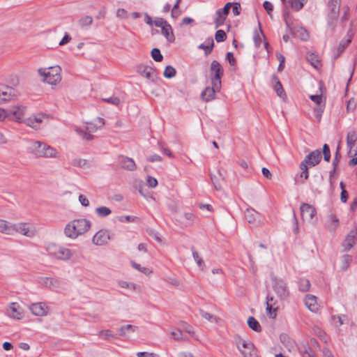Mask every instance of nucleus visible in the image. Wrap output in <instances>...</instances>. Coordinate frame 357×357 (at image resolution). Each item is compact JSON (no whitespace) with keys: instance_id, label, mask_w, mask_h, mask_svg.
<instances>
[{"instance_id":"63","label":"nucleus","mask_w":357,"mask_h":357,"mask_svg":"<svg viewBox=\"0 0 357 357\" xmlns=\"http://www.w3.org/2000/svg\"><path fill=\"white\" fill-rule=\"evenodd\" d=\"M298 32L300 33V37L303 40H307L309 38V34L305 29L300 28Z\"/></svg>"},{"instance_id":"26","label":"nucleus","mask_w":357,"mask_h":357,"mask_svg":"<svg viewBox=\"0 0 357 357\" xmlns=\"http://www.w3.org/2000/svg\"><path fill=\"white\" fill-rule=\"evenodd\" d=\"M121 165L122 168L128 171H134L136 169V164L135 161L128 157H122L121 160Z\"/></svg>"},{"instance_id":"31","label":"nucleus","mask_w":357,"mask_h":357,"mask_svg":"<svg viewBox=\"0 0 357 357\" xmlns=\"http://www.w3.org/2000/svg\"><path fill=\"white\" fill-rule=\"evenodd\" d=\"M137 328V327L136 326L131 324L122 326L119 329V335L125 337L129 333H134Z\"/></svg>"},{"instance_id":"3","label":"nucleus","mask_w":357,"mask_h":357,"mask_svg":"<svg viewBox=\"0 0 357 357\" xmlns=\"http://www.w3.org/2000/svg\"><path fill=\"white\" fill-rule=\"evenodd\" d=\"M38 71L39 75L43 77V81L49 84L56 85L61 80V69L59 66L40 68Z\"/></svg>"},{"instance_id":"39","label":"nucleus","mask_w":357,"mask_h":357,"mask_svg":"<svg viewBox=\"0 0 357 357\" xmlns=\"http://www.w3.org/2000/svg\"><path fill=\"white\" fill-rule=\"evenodd\" d=\"M307 1V0H292L290 6L294 11H299L303 8Z\"/></svg>"},{"instance_id":"16","label":"nucleus","mask_w":357,"mask_h":357,"mask_svg":"<svg viewBox=\"0 0 357 357\" xmlns=\"http://www.w3.org/2000/svg\"><path fill=\"white\" fill-rule=\"evenodd\" d=\"M38 282L43 287H47L52 290H57L61 287V282L59 280L47 278V277H41L38 280Z\"/></svg>"},{"instance_id":"50","label":"nucleus","mask_w":357,"mask_h":357,"mask_svg":"<svg viewBox=\"0 0 357 357\" xmlns=\"http://www.w3.org/2000/svg\"><path fill=\"white\" fill-rule=\"evenodd\" d=\"M340 158H341V154H340V144H339L337 147V149H336V151L335 153V156H334V159L333 160V167H335V169H337L338 163L340 160Z\"/></svg>"},{"instance_id":"43","label":"nucleus","mask_w":357,"mask_h":357,"mask_svg":"<svg viewBox=\"0 0 357 357\" xmlns=\"http://www.w3.org/2000/svg\"><path fill=\"white\" fill-rule=\"evenodd\" d=\"M199 314L203 318H204L205 319H206L211 322H217L218 321V319L215 316H214L213 314H211L207 312H205L203 310H199Z\"/></svg>"},{"instance_id":"45","label":"nucleus","mask_w":357,"mask_h":357,"mask_svg":"<svg viewBox=\"0 0 357 357\" xmlns=\"http://www.w3.org/2000/svg\"><path fill=\"white\" fill-rule=\"evenodd\" d=\"M151 56L154 61L157 62H160L163 59V56L162 55L160 50L158 48H153L151 51Z\"/></svg>"},{"instance_id":"29","label":"nucleus","mask_w":357,"mask_h":357,"mask_svg":"<svg viewBox=\"0 0 357 357\" xmlns=\"http://www.w3.org/2000/svg\"><path fill=\"white\" fill-rule=\"evenodd\" d=\"M214 46V42L213 38H208L206 40L205 43H202L198 46L199 49L204 50L205 55H208L211 53Z\"/></svg>"},{"instance_id":"53","label":"nucleus","mask_w":357,"mask_h":357,"mask_svg":"<svg viewBox=\"0 0 357 357\" xmlns=\"http://www.w3.org/2000/svg\"><path fill=\"white\" fill-rule=\"evenodd\" d=\"M103 101L114 105H119L121 102L120 99L116 96H112L108 98H104Z\"/></svg>"},{"instance_id":"20","label":"nucleus","mask_w":357,"mask_h":357,"mask_svg":"<svg viewBox=\"0 0 357 357\" xmlns=\"http://www.w3.org/2000/svg\"><path fill=\"white\" fill-rule=\"evenodd\" d=\"M220 89H216L214 85L212 87H206L201 93L203 100L209 102L215 98V93L220 91Z\"/></svg>"},{"instance_id":"61","label":"nucleus","mask_w":357,"mask_h":357,"mask_svg":"<svg viewBox=\"0 0 357 357\" xmlns=\"http://www.w3.org/2000/svg\"><path fill=\"white\" fill-rule=\"evenodd\" d=\"M263 7L266 10L267 13L271 15L273 10V4L268 1H265L263 3Z\"/></svg>"},{"instance_id":"19","label":"nucleus","mask_w":357,"mask_h":357,"mask_svg":"<svg viewBox=\"0 0 357 357\" xmlns=\"http://www.w3.org/2000/svg\"><path fill=\"white\" fill-rule=\"evenodd\" d=\"M7 314L13 319H20L22 318V310L18 303H12L7 310Z\"/></svg>"},{"instance_id":"36","label":"nucleus","mask_w":357,"mask_h":357,"mask_svg":"<svg viewBox=\"0 0 357 357\" xmlns=\"http://www.w3.org/2000/svg\"><path fill=\"white\" fill-rule=\"evenodd\" d=\"M351 42V39H348L347 40H342L339 45V46L337 48V53L334 55V59H336L338 58L342 52L344 51V50L347 48V47L349 45V43Z\"/></svg>"},{"instance_id":"21","label":"nucleus","mask_w":357,"mask_h":357,"mask_svg":"<svg viewBox=\"0 0 357 357\" xmlns=\"http://www.w3.org/2000/svg\"><path fill=\"white\" fill-rule=\"evenodd\" d=\"M357 237L356 231H351L342 242L344 251H349L355 244Z\"/></svg>"},{"instance_id":"56","label":"nucleus","mask_w":357,"mask_h":357,"mask_svg":"<svg viewBox=\"0 0 357 357\" xmlns=\"http://www.w3.org/2000/svg\"><path fill=\"white\" fill-rule=\"evenodd\" d=\"M153 22L155 26L160 27L161 29L165 27V25L169 24L166 20L161 17L156 18Z\"/></svg>"},{"instance_id":"17","label":"nucleus","mask_w":357,"mask_h":357,"mask_svg":"<svg viewBox=\"0 0 357 357\" xmlns=\"http://www.w3.org/2000/svg\"><path fill=\"white\" fill-rule=\"evenodd\" d=\"M29 310L35 316H45L48 313L49 307L45 303L39 302L32 303L29 306Z\"/></svg>"},{"instance_id":"46","label":"nucleus","mask_w":357,"mask_h":357,"mask_svg":"<svg viewBox=\"0 0 357 357\" xmlns=\"http://www.w3.org/2000/svg\"><path fill=\"white\" fill-rule=\"evenodd\" d=\"M192 252L194 259L197 262L198 266L202 269L204 266V261L202 260V257H199V253L195 250L193 248H192Z\"/></svg>"},{"instance_id":"5","label":"nucleus","mask_w":357,"mask_h":357,"mask_svg":"<svg viewBox=\"0 0 357 357\" xmlns=\"http://www.w3.org/2000/svg\"><path fill=\"white\" fill-rule=\"evenodd\" d=\"M48 252L53 257L63 261L70 259L73 255L70 249L57 245L50 246L48 248Z\"/></svg>"},{"instance_id":"18","label":"nucleus","mask_w":357,"mask_h":357,"mask_svg":"<svg viewBox=\"0 0 357 357\" xmlns=\"http://www.w3.org/2000/svg\"><path fill=\"white\" fill-rule=\"evenodd\" d=\"M142 76L146 78L147 79L154 82L157 78V74L155 70L151 66H144L140 68L138 70Z\"/></svg>"},{"instance_id":"30","label":"nucleus","mask_w":357,"mask_h":357,"mask_svg":"<svg viewBox=\"0 0 357 357\" xmlns=\"http://www.w3.org/2000/svg\"><path fill=\"white\" fill-rule=\"evenodd\" d=\"M306 59L314 68H319L321 66L319 57L314 53L308 52L306 55Z\"/></svg>"},{"instance_id":"37","label":"nucleus","mask_w":357,"mask_h":357,"mask_svg":"<svg viewBox=\"0 0 357 357\" xmlns=\"http://www.w3.org/2000/svg\"><path fill=\"white\" fill-rule=\"evenodd\" d=\"M93 22V17L91 16L86 15V16L81 17L78 20V25L81 28H85L86 26H91Z\"/></svg>"},{"instance_id":"47","label":"nucleus","mask_w":357,"mask_h":357,"mask_svg":"<svg viewBox=\"0 0 357 357\" xmlns=\"http://www.w3.org/2000/svg\"><path fill=\"white\" fill-rule=\"evenodd\" d=\"M322 153L324 155V160L326 162H329L331 160V151L329 146L327 144H324L323 146Z\"/></svg>"},{"instance_id":"40","label":"nucleus","mask_w":357,"mask_h":357,"mask_svg":"<svg viewBox=\"0 0 357 357\" xmlns=\"http://www.w3.org/2000/svg\"><path fill=\"white\" fill-rule=\"evenodd\" d=\"M352 261V257L350 255H344L341 260V268L343 271H347Z\"/></svg>"},{"instance_id":"28","label":"nucleus","mask_w":357,"mask_h":357,"mask_svg":"<svg viewBox=\"0 0 357 357\" xmlns=\"http://www.w3.org/2000/svg\"><path fill=\"white\" fill-rule=\"evenodd\" d=\"M357 142V132L355 130L348 132L347 135V146L349 149L354 147Z\"/></svg>"},{"instance_id":"14","label":"nucleus","mask_w":357,"mask_h":357,"mask_svg":"<svg viewBox=\"0 0 357 357\" xmlns=\"http://www.w3.org/2000/svg\"><path fill=\"white\" fill-rule=\"evenodd\" d=\"M110 239L109 231L107 229H100L95 234L92 242L96 245H103Z\"/></svg>"},{"instance_id":"25","label":"nucleus","mask_w":357,"mask_h":357,"mask_svg":"<svg viewBox=\"0 0 357 357\" xmlns=\"http://www.w3.org/2000/svg\"><path fill=\"white\" fill-rule=\"evenodd\" d=\"M271 80L273 83V86L275 92L277 93L278 96L280 98H283L286 96L284 91L283 89L282 85L279 80L278 77L275 75H273L271 77Z\"/></svg>"},{"instance_id":"55","label":"nucleus","mask_w":357,"mask_h":357,"mask_svg":"<svg viewBox=\"0 0 357 357\" xmlns=\"http://www.w3.org/2000/svg\"><path fill=\"white\" fill-rule=\"evenodd\" d=\"M310 98L312 101L316 103L317 107H321L322 103V97L321 95H311Z\"/></svg>"},{"instance_id":"2","label":"nucleus","mask_w":357,"mask_h":357,"mask_svg":"<svg viewBox=\"0 0 357 357\" xmlns=\"http://www.w3.org/2000/svg\"><path fill=\"white\" fill-rule=\"evenodd\" d=\"M31 150L32 153L38 158H56L59 155L55 149L40 141L33 142Z\"/></svg>"},{"instance_id":"15","label":"nucleus","mask_w":357,"mask_h":357,"mask_svg":"<svg viewBox=\"0 0 357 357\" xmlns=\"http://www.w3.org/2000/svg\"><path fill=\"white\" fill-rule=\"evenodd\" d=\"M245 219L252 227H256L261 223L260 215L253 208H248L245 211Z\"/></svg>"},{"instance_id":"51","label":"nucleus","mask_w":357,"mask_h":357,"mask_svg":"<svg viewBox=\"0 0 357 357\" xmlns=\"http://www.w3.org/2000/svg\"><path fill=\"white\" fill-rule=\"evenodd\" d=\"M76 132L79 134V135L84 139H86V140H91L93 139V135L89 134V133H87L86 131H84L80 128H76L75 129Z\"/></svg>"},{"instance_id":"60","label":"nucleus","mask_w":357,"mask_h":357,"mask_svg":"<svg viewBox=\"0 0 357 357\" xmlns=\"http://www.w3.org/2000/svg\"><path fill=\"white\" fill-rule=\"evenodd\" d=\"M226 60L228 61L231 66H235L236 64V61L232 52H229L227 53Z\"/></svg>"},{"instance_id":"32","label":"nucleus","mask_w":357,"mask_h":357,"mask_svg":"<svg viewBox=\"0 0 357 357\" xmlns=\"http://www.w3.org/2000/svg\"><path fill=\"white\" fill-rule=\"evenodd\" d=\"M341 0H331L329 1V8L331 9V14L334 17H337L340 12V6Z\"/></svg>"},{"instance_id":"24","label":"nucleus","mask_w":357,"mask_h":357,"mask_svg":"<svg viewBox=\"0 0 357 357\" xmlns=\"http://www.w3.org/2000/svg\"><path fill=\"white\" fill-rule=\"evenodd\" d=\"M14 224L5 220L0 219V232L6 235L14 234Z\"/></svg>"},{"instance_id":"34","label":"nucleus","mask_w":357,"mask_h":357,"mask_svg":"<svg viewBox=\"0 0 357 357\" xmlns=\"http://www.w3.org/2000/svg\"><path fill=\"white\" fill-rule=\"evenodd\" d=\"M339 225V220L334 214H331L328 220V228L330 231H335Z\"/></svg>"},{"instance_id":"23","label":"nucleus","mask_w":357,"mask_h":357,"mask_svg":"<svg viewBox=\"0 0 357 357\" xmlns=\"http://www.w3.org/2000/svg\"><path fill=\"white\" fill-rule=\"evenodd\" d=\"M305 305L312 312H317L318 310V305L317 303L316 296L307 294L304 299Z\"/></svg>"},{"instance_id":"7","label":"nucleus","mask_w":357,"mask_h":357,"mask_svg":"<svg viewBox=\"0 0 357 357\" xmlns=\"http://www.w3.org/2000/svg\"><path fill=\"white\" fill-rule=\"evenodd\" d=\"M210 70L212 85H214L216 89H221V78L223 75V69L220 63L216 60L213 61Z\"/></svg>"},{"instance_id":"54","label":"nucleus","mask_w":357,"mask_h":357,"mask_svg":"<svg viewBox=\"0 0 357 357\" xmlns=\"http://www.w3.org/2000/svg\"><path fill=\"white\" fill-rule=\"evenodd\" d=\"M273 305H271V304H266V312L267 314L270 315L271 317L275 318L277 315L276 310L277 308H274Z\"/></svg>"},{"instance_id":"57","label":"nucleus","mask_w":357,"mask_h":357,"mask_svg":"<svg viewBox=\"0 0 357 357\" xmlns=\"http://www.w3.org/2000/svg\"><path fill=\"white\" fill-rule=\"evenodd\" d=\"M277 59L280 61L278 70L282 71L284 67L285 57L282 54H277Z\"/></svg>"},{"instance_id":"12","label":"nucleus","mask_w":357,"mask_h":357,"mask_svg":"<svg viewBox=\"0 0 357 357\" xmlns=\"http://www.w3.org/2000/svg\"><path fill=\"white\" fill-rule=\"evenodd\" d=\"M321 151L317 149L307 154L301 162L307 165L309 167H312L321 162Z\"/></svg>"},{"instance_id":"9","label":"nucleus","mask_w":357,"mask_h":357,"mask_svg":"<svg viewBox=\"0 0 357 357\" xmlns=\"http://www.w3.org/2000/svg\"><path fill=\"white\" fill-rule=\"evenodd\" d=\"M237 347L244 357H259L257 349L250 341L241 340L237 343Z\"/></svg>"},{"instance_id":"52","label":"nucleus","mask_w":357,"mask_h":357,"mask_svg":"<svg viewBox=\"0 0 357 357\" xmlns=\"http://www.w3.org/2000/svg\"><path fill=\"white\" fill-rule=\"evenodd\" d=\"M324 107H325V104H323L322 106L317 107L314 109V115L318 121H320V120H321L322 113L324 112Z\"/></svg>"},{"instance_id":"58","label":"nucleus","mask_w":357,"mask_h":357,"mask_svg":"<svg viewBox=\"0 0 357 357\" xmlns=\"http://www.w3.org/2000/svg\"><path fill=\"white\" fill-rule=\"evenodd\" d=\"M171 335L175 340L181 341L183 339V332L179 329H177L175 331H172Z\"/></svg>"},{"instance_id":"49","label":"nucleus","mask_w":357,"mask_h":357,"mask_svg":"<svg viewBox=\"0 0 357 357\" xmlns=\"http://www.w3.org/2000/svg\"><path fill=\"white\" fill-rule=\"evenodd\" d=\"M132 266L134 268L144 273L145 275H149L151 273V271H150L149 268L146 267H142L140 264H137L136 262L132 261Z\"/></svg>"},{"instance_id":"48","label":"nucleus","mask_w":357,"mask_h":357,"mask_svg":"<svg viewBox=\"0 0 357 357\" xmlns=\"http://www.w3.org/2000/svg\"><path fill=\"white\" fill-rule=\"evenodd\" d=\"M227 35L223 30H218L215 34V39L218 43L223 42L225 40Z\"/></svg>"},{"instance_id":"62","label":"nucleus","mask_w":357,"mask_h":357,"mask_svg":"<svg viewBox=\"0 0 357 357\" xmlns=\"http://www.w3.org/2000/svg\"><path fill=\"white\" fill-rule=\"evenodd\" d=\"M211 181H212L215 188L217 190H220L221 189V185L219 182V178H217V176L215 175H211Z\"/></svg>"},{"instance_id":"13","label":"nucleus","mask_w":357,"mask_h":357,"mask_svg":"<svg viewBox=\"0 0 357 357\" xmlns=\"http://www.w3.org/2000/svg\"><path fill=\"white\" fill-rule=\"evenodd\" d=\"M300 209L302 219L304 221H311L317 213L316 208L308 204L303 203Z\"/></svg>"},{"instance_id":"27","label":"nucleus","mask_w":357,"mask_h":357,"mask_svg":"<svg viewBox=\"0 0 357 357\" xmlns=\"http://www.w3.org/2000/svg\"><path fill=\"white\" fill-rule=\"evenodd\" d=\"M162 34L166 38L168 42L174 43L175 36L173 33V30L169 24L165 25L162 29Z\"/></svg>"},{"instance_id":"41","label":"nucleus","mask_w":357,"mask_h":357,"mask_svg":"<svg viewBox=\"0 0 357 357\" xmlns=\"http://www.w3.org/2000/svg\"><path fill=\"white\" fill-rule=\"evenodd\" d=\"M310 287V280L306 278H301L298 281V289L301 291H307Z\"/></svg>"},{"instance_id":"35","label":"nucleus","mask_w":357,"mask_h":357,"mask_svg":"<svg viewBox=\"0 0 357 357\" xmlns=\"http://www.w3.org/2000/svg\"><path fill=\"white\" fill-rule=\"evenodd\" d=\"M215 18L214 20V22L215 24V28H218L219 26H221L224 24L225 21L227 18L226 15H223L220 10L218 9L215 12Z\"/></svg>"},{"instance_id":"4","label":"nucleus","mask_w":357,"mask_h":357,"mask_svg":"<svg viewBox=\"0 0 357 357\" xmlns=\"http://www.w3.org/2000/svg\"><path fill=\"white\" fill-rule=\"evenodd\" d=\"M6 120L22 123L27 112V107L25 105L17 104L9 109H6Z\"/></svg>"},{"instance_id":"42","label":"nucleus","mask_w":357,"mask_h":357,"mask_svg":"<svg viewBox=\"0 0 357 357\" xmlns=\"http://www.w3.org/2000/svg\"><path fill=\"white\" fill-rule=\"evenodd\" d=\"M176 69L172 66H166L163 75L164 77L168 79L172 78L176 75Z\"/></svg>"},{"instance_id":"6","label":"nucleus","mask_w":357,"mask_h":357,"mask_svg":"<svg viewBox=\"0 0 357 357\" xmlns=\"http://www.w3.org/2000/svg\"><path fill=\"white\" fill-rule=\"evenodd\" d=\"M20 93L12 86L0 84V105L15 100Z\"/></svg>"},{"instance_id":"64","label":"nucleus","mask_w":357,"mask_h":357,"mask_svg":"<svg viewBox=\"0 0 357 357\" xmlns=\"http://www.w3.org/2000/svg\"><path fill=\"white\" fill-rule=\"evenodd\" d=\"M137 357H156V354L146 351H141L137 354Z\"/></svg>"},{"instance_id":"44","label":"nucleus","mask_w":357,"mask_h":357,"mask_svg":"<svg viewBox=\"0 0 357 357\" xmlns=\"http://www.w3.org/2000/svg\"><path fill=\"white\" fill-rule=\"evenodd\" d=\"M259 31H260L261 35L259 34V33L257 31H255L254 37H253L254 43L257 47H259L261 43V36L263 38H265V36H264L262 30L260 29Z\"/></svg>"},{"instance_id":"59","label":"nucleus","mask_w":357,"mask_h":357,"mask_svg":"<svg viewBox=\"0 0 357 357\" xmlns=\"http://www.w3.org/2000/svg\"><path fill=\"white\" fill-rule=\"evenodd\" d=\"M146 183L150 188H155L158 185L157 179L151 176H147Z\"/></svg>"},{"instance_id":"8","label":"nucleus","mask_w":357,"mask_h":357,"mask_svg":"<svg viewBox=\"0 0 357 357\" xmlns=\"http://www.w3.org/2000/svg\"><path fill=\"white\" fill-rule=\"evenodd\" d=\"M272 287L275 294L281 300H284L289 296V291L287 283L282 279L275 276L272 277Z\"/></svg>"},{"instance_id":"10","label":"nucleus","mask_w":357,"mask_h":357,"mask_svg":"<svg viewBox=\"0 0 357 357\" xmlns=\"http://www.w3.org/2000/svg\"><path fill=\"white\" fill-rule=\"evenodd\" d=\"M13 229L14 234L15 233H19L29 238L35 236L37 234L36 228L33 226H30L28 223L26 222L14 224Z\"/></svg>"},{"instance_id":"38","label":"nucleus","mask_w":357,"mask_h":357,"mask_svg":"<svg viewBox=\"0 0 357 357\" xmlns=\"http://www.w3.org/2000/svg\"><path fill=\"white\" fill-rule=\"evenodd\" d=\"M96 213L99 218H105L112 213V211L107 206H100L96 208Z\"/></svg>"},{"instance_id":"22","label":"nucleus","mask_w":357,"mask_h":357,"mask_svg":"<svg viewBox=\"0 0 357 357\" xmlns=\"http://www.w3.org/2000/svg\"><path fill=\"white\" fill-rule=\"evenodd\" d=\"M309 167L304 163L301 162L300 169L301 172L299 174H297L295 177L296 183H304L305 181L307 180L309 177Z\"/></svg>"},{"instance_id":"1","label":"nucleus","mask_w":357,"mask_h":357,"mask_svg":"<svg viewBox=\"0 0 357 357\" xmlns=\"http://www.w3.org/2000/svg\"><path fill=\"white\" fill-rule=\"evenodd\" d=\"M91 228V222L85 218L73 220L68 222L65 229V235L72 239L86 233Z\"/></svg>"},{"instance_id":"33","label":"nucleus","mask_w":357,"mask_h":357,"mask_svg":"<svg viewBox=\"0 0 357 357\" xmlns=\"http://www.w3.org/2000/svg\"><path fill=\"white\" fill-rule=\"evenodd\" d=\"M247 323L249 328H251L252 330L256 332L261 331V326L259 322L255 317H250L248 319Z\"/></svg>"},{"instance_id":"11","label":"nucleus","mask_w":357,"mask_h":357,"mask_svg":"<svg viewBox=\"0 0 357 357\" xmlns=\"http://www.w3.org/2000/svg\"><path fill=\"white\" fill-rule=\"evenodd\" d=\"M48 116L43 113H38L33 114L27 119H24L22 123L26 124L27 126L31 127L35 130L40 129L41 124L45 119H47Z\"/></svg>"}]
</instances>
